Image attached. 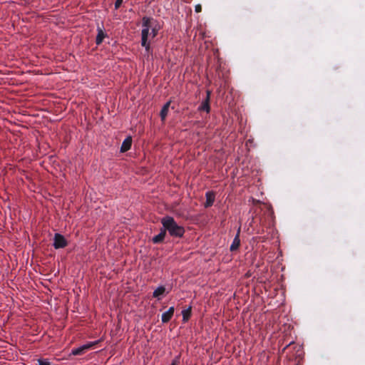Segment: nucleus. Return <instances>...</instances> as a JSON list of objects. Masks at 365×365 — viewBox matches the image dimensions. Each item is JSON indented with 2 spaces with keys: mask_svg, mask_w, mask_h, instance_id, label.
Returning a JSON list of instances; mask_svg holds the SVG:
<instances>
[{
  "mask_svg": "<svg viewBox=\"0 0 365 365\" xmlns=\"http://www.w3.org/2000/svg\"><path fill=\"white\" fill-rule=\"evenodd\" d=\"M160 29V25L156 20L146 16L143 18L141 46L145 48L148 53L151 52L150 41L157 36Z\"/></svg>",
  "mask_w": 365,
  "mask_h": 365,
  "instance_id": "obj_1",
  "label": "nucleus"
},
{
  "mask_svg": "<svg viewBox=\"0 0 365 365\" xmlns=\"http://www.w3.org/2000/svg\"><path fill=\"white\" fill-rule=\"evenodd\" d=\"M161 223L165 232L168 231L172 237H181L183 236L184 227L177 224L173 217L169 216L163 217Z\"/></svg>",
  "mask_w": 365,
  "mask_h": 365,
  "instance_id": "obj_2",
  "label": "nucleus"
},
{
  "mask_svg": "<svg viewBox=\"0 0 365 365\" xmlns=\"http://www.w3.org/2000/svg\"><path fill=\"white\" fill-rule=\"evenodd\" d=\"M53 240V246L56 249L63 248L67 245L66 240L61 234H55Z\"/></svg>",
  "mask_w": 365,
  "mask_h": 365,
  "instance_id": "obj_3",
  "label": "nucleus"
},
{
  "mask_svg": "<svg viewBox=\"0 0 365 365\" xmlns=\"http://www.w3.org/2000/svg\"><path fill=\"white\" fill-rule=\"evenodd\" d=\"M95 343H88L86 344H84L78 348L73 349L71 351V354L73 355H81L83 354L86 350L90 349Z\"/></svg>",
  "mask_w": 365,
  "mask_h": 365,
  "instance_id": "obj_4",
  "label": "nucleus"
},
{
  "mask_svg": "<svg viewBox=\"0 0 365 365\" xmlns=\"http://www.w3.org/2000/svg\"><path fill=\"white\" fill-rule=\"evenodd\" d=\"M210 91H207V97L206 99L202 103L201 106L199 107L200 110L205 111L206 113L210 112Z\"/></svg>",
  "mask_w": 365,
  "mask_h": 365,
  "instance_id": "obj_5",
  "label": "nucleus"
},
{
  "mask_svg": "<svg viewBox=\"0 0 365 365\" xmlns=\"http://www.w3.org/2000/svg\"><path fill=\"white\" fill-rule=\"evenodd\" d=\"M165 292L166 289L164 286H159L154 290L153 296L160 300L165 295Z\"/></svg>",
  "mask_w": 365,
  "mask_h": 365,
  "instance_id": "obj_6",
  "label": "nucleus"
},
{
  "mask_svg": "<svg viewBox=\"0 0 365 365\" xmlns=\"http://www.w3.org/2000/svg\"><path fill=\"white\" fill-rule=\"evenodd\" d=\"M174 314V307H171L162 314V322L166 323L170 320Z\"/></svg>",
  "mask_w": 365,
  "mask_h": 365,
  "instance_id": "obj_7",
  "label": "nucleus"
},
{
  "mask_svg": "<svg viewBox=\"0 0 365 365\" xmlns=\"http://www.w3.org/2000/svg\"><path fill=\"white\" fill-rule=\"evenodd\" d=\"M131 144H132V138H131V137L129 136L123 140L121 148H120V151L121 152L128 151L130 148Z\"/></svg>",
  "mask_w": 365,
  "mask_h": 365,
  "instance_id": "obj_8",
  "label": "nucleus"
},
{
  "mask_svg": "<svg viewBox=\"0 0 365 365\" xmlns=\"http://www.w3.org/2000/svg\"><path fill=\"white\" fill-rule=\"evenodd\" d=\"M240 245V230H238L235 237L234 238L232 243L230 246V250L231 251H235L237 250Z\"/></svg>",
  "mask_w": 365,
  "mask_h": 365,
  "instance_id": "obj_9",
  "label": "nucleus"
},
{
  "mask_svg": "<svg viewBox=\"0 0 365 365\" xmlns=\"http://www.w3.org/2000/svg\"><path fill=\"white\" fill-rule=\"evenodd\" d=\"M165 230L163 227L160 230V232L153 238V242L155 244L163 242L165 237Z\"/></svg>",
  "mask_w": 365,
  "mask_h": 365,
  "instance_id": "obj_10",
  "label": "nucleus"
},
{
  "mask_svg": "<svg viewBox=\"0 0 365 365\" xmlns=\"http://www.w3.org/2000/svg\"><path fill=\"white\" fill-rule=\"evenodd\" d=\"M215 201V194L212 192H207L206 193V202L205 206L206 207H210Z\"/></svg>",
  "mask_w": 365,
  "mask_h": 365,
  "instance_id": "obj_11",
  "label": "nucleus"
},
{
  "mask_svg": "<svg viewBox=\"0 0 365 365\" xmlns=\"http://www.w3.org/2000/svg\"><path fill=\"white\" fill-rule=\"evenodd\" d=\"M170 102L168 101L167 102L163 107L161 111H160V118H161V120L163 121L165 120L167 115H168V110H169V107H170Z\"/></svg>",
  "mask_w": 365,
  "mask_h": 365,
  "instance_id": "obj_12",
  "label": "nucleus"
},
{
  "mask_svg": "<svg viewBox=\"0 0 365 365\" xmlns=\"http://www.w3.org/2000/svg\"><path fill=\"white\" fill-rule=\"evenodd\" d=\"M98 35L96 36V43L100 44L101 43L105 37V34L103 31L100 28H98Z\"/></svg>",
  "mask_w": 365,
  "mask_h": 365,
  "instance_id": "obj_13",
  "label": "nucleus"
},
{
  "mask_svg": "<svg viewBox=\"0 0 365 365\" xmlns=\"http://www.w3.org/2000/svg\"><path fill=\"white\" fill-rule=\"evenodd\" d=\"M190 314H191V307H189L188 309H185L182 312V318H183L184 322H186L189 319Z\"/></svg>",
  "mask_w": 365,
  "mask_h": 365,
  "instance_id": "obj_14",
  "label": "nucleus"
},
{
  "mask_svg": "<svg viewBox=\"0 0 365 365\" xmlns=\"http://www.w3.org/2000/svg\"><path fill=\"white\" fill-rule=\"evenodd\" d=\"M38 365H51L48 361L43 359H38Z\"/></svg>",
  "mask_w": 365,
  "mask_h": 365,
  "instance_id": "obj_15",
  "label": "nucleus"
},
{
  "mask_svg": "<svg viewBox=\"0 0 365 365\" xmlns=\"http://www.w3.org/2000/svg\"><path fill=\"white\" fill-rule=\"evenodd\" d=\"M123 2V0H116L115 3V8L117 9L120 7V6L121 5Z\"/></svg>",
  "mask_w": 365,
  "mask_h": 365,
  "instance_id": "obj_16",
  "label": "nucleus"
},
{
  "mask_svg": "<svg viewBox=\"0 0 365 365\" xmlns=\"http://www.w3.org/2000/svg\"><path fill=\"white\" fill-rule=\"evenodd\" d=\"M195 11H196L197 13L200 12V11H202V6H201V5H200V4H197V5L195 6Z\"/></svg>",
  "mask_w": 365,
  "mask_h": 365,
  "instance_id": "obj_17",
  "label": "nucleus"
}]
</instances>
